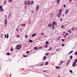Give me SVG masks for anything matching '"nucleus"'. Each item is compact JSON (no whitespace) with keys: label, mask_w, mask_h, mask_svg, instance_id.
Returning <instances> with one entry per match:
<instances>
[{"label":"nucleus","mask_w":77,"mask_h":77,"mask_svg":"<svg viewBox=\"0 0 77 77\" xmlns=\"http://www.w3.org/2000/svg\"><path fill=\"white\" fill-rule=\"evenodd\" d=\"M5 27H6V26L7 25V19H6V18L5 19Z\"/></svg>","instance_id":"nucleus-1"},{"label":"nucleus","mask_w":77,"mask_h":77,"mask_svg":"<svg viewBox=\"0 0 77 77\" xmlns=\"http://www.w3.org/2000/svg\"><path fill=\"white\" fill-rule=\"evenodd\" d=\"M54 26V24L56 26H57V23L55 21H53L52 23V25H53Z\"/></svg>","instance_id":"nucleus-2"},{"label":"nucleus","mask_w":77,"mask_h":77,"mask_svg":"<svg viewBox=\"0 0 77 77\" xmlns=\"http://www.w3.org/2000/svg\"><path fill=\"white\" fill-rule=\"evenodd\" d=\"M39 5H37L36 7V11H38L39 9Z\"/></svg>","instance_id":"nucleus-3"},{"label":"nucleus","mask_w":77,"mask_h":77,"mask_svg":"<svg viewBox=\"0 0 77 77\" xmlns=\"http://www.w3.org/2000/svg\"><path fill=\"white\" fill-rule=\"evenodd\" d=\"M72 66L73 67L75 66H76V63L74 62L72 64Z\"/></svg>","instance_id":"nucleus-4"},{"label":"nucleus","mask_w":77,"mask_h":77,"mask_svg":"<svg viewBox=\"0 0 77 77\" xmlns=\"http://www.w3.org/2000/svg\"><path fill=\"white\" fill-rule=\"evenodd\" d=\"M61 15H62V14L59 13L57 15V17H59Z\"/></svg>","instance_id":"nucleus-5"},{"label":"nucleus","mask_w":77,"mask_h":77,"mask_svg":"<svg viewBox=\"0 0 77 77\" xmlns=\"http://www.w3.org/2000/svg\"><path fill=\"white\" fill-rule=\"evenodd\" d=\"M27 5H30V2L29 1H27Z\"/></svg>","instance_id":"nucleus-6"},{"label":"nucleus","mask_w":77,"mask_h":77,"mask_svg":"<svg viewBox=\"0 0 77 77\" xmlns=\"http://www.w3.org/2000/svg\"><path fill=\"white\" fill-rule=\"evenodd\" d=\"M62 12V9H60L59 10V13L60 14H62L61 12Z\"/></svg>","instance_id":"nucleus-7"},{"label":"nucleus","mask_w":77,"mask_h":77,"mask_svg":"<svg viewBox=\"0 0 77 77\" xmlns=\"http://www.w3.org/2000/svg\"><path fill=\"white\" fill-rule=\"evenodd\" d=\"M46 58H47V57L46 56H44L43 58V60H45V59H46Z\"/></svg>","instance_id":"nucleus-8"},{"label":"nucleus","mask_w":77,"mask_h":77,"mask_svg":"<svg viewBox=\"0 0 77 77\" xmlns=\"http://www.w3.org/2000/svg\"><path fill=\"white\" fill-rule=\"evenodd\" d=\"M48 27H51V26H52V25H51V23H50L48 25Z\"/></svg>","instance_id":"nucleus-9"},{"label":"nucleus","mask_w":77,"mask_h":77,"mask_svg":"<svg viewBox=\"0 0 77 77\" xmlns=\"http://www.w3.org/2000/svg\"><path fill=\"white\" fill-rule=\"evenodd\" d=\"M69 35V34L68 33H66V35H64V38H66V36H67V35Z\"/></svg>","instance_id":"nucleus-10"},{"label":"nucleus","mask_w":77,"mask_h":77,"mask_svg":"<svg viewBox=\"0 0 77 77\" xmlns=\"http://www.w3.org/2000/svg\"><path fill=\"white\" fill-rule=\"evenodd\" d=\"M55 68H56V69H59L60 68V67H59V66H56Z\"/></svg>","instance_id":"nucleus-11"},{"label":"nucleus","mask_w":77,"mask_h":77,"mask_svg":"<svg viewBox=\"0 0 77 77\" xmlns=\"http://www.w3.org/2000/svg\"><path fill=\"white\" fill-rule=\"evenodd\" d=\"M68 10L67 9L66 10L65 12V14H67V13H68Z\"/></svg>","instance_id":"nucleus-12"},{"label":"nucleus","mask_w":77,"mask_h":77,"mask_svg":"<svg viewBox=\"0 0 77 77\" xmlns=\"http://www.w3.org/2000/svg\"><path fill=\"white\" fill-rule=\"evenodd\" d=\"M52 26H53L52 28V29H54V24H53V25H52Z\"/></svg>","instance_id":"nucleus-13"},{"label":"nucleus","mask_w":77,"mask_h":77,"mask_svg":"<svg viewBox=\"0 0 77 77\" xmlns=\"http://www.w3.org/2000/svg\"><path fill=\"white\" fill-rule=\"evenodd\" d=\"M20 48H21V47H20V48L17 47L15 48V49H17V50H19V49H20Z\"/></svg>","instance_id":"nucleus-14"},{"label":"nucleus","mask_w":77,"mask_h":77,"mask_svg":"<svg viewBox=\"0 0 77 77\" xmlns=\"http://www.w3.org/2000/svg\"><path fill=\"white\" fill-rule=\"evenodd\" d=\"M60 2V0H57V4H59Z\"/></svg>","instance_id":"nucleus-15"},{"label":"nucleus","mask_w":77,"mask_h":77,"mask_svg":"<svg viewBox=\"0 0 77 77\" xmlns=\"http://www.w3.org/2000/svg\"><path fill=\"white\" fill-rule=\"evenodd\" d=\"M73 53V51H70L69 53V54H70L71 53Z\"/></svg>","instance_id":"nucleus-16"},{"label":"nucleus","mask_w":77,"mask_h":77,"mask_svg":"<svg viewBox=\"0 0 77 77\" xmlns=\"http://www.w3.org/2000/svg\"><path fill=\"white\" fill-rule=\"evenodd\" d=\"M74 63H76L77 62V59H76L75 60Z\"/></svg>","instance_id":"nucleus-17"},{"label":"nucleus","mask_w":77,"mask_h":77,"mask_svg":"<svg viewBox=\"0 0 77 77\" xmlns=\"http://www.w3.org/2000/svg\"><path fill=\"white\" fill-rule=\"evenodd\" d=\"M75 56H77V51H76L75 52Z\"/></svg>","instance_id":"nucleus-18"},{"label":"nucleus","mask_w":77,"mask_h":77,"mask_svg":"<svg viewBox=\"0 0 77 77\" xmlns=\"http://www.w3.org/2000/svg\"><path fill=\"white\" fill-rule=\"evenodd\" d=\"M33 3H34V2L33 1H32L30 3L31 5H33Z\"/></svg>","instance_id":"nucleus-19"},{"label":"nucleus","mask_w":77,"mask_h":77,"mask_svg":"<svg viewBox=\"0 0 77 77\" xmlns=\"http://www.w3.org/2000/svg\"><path fill=\"white\" fill-rule=\"evenodd\" d=\"M60 65H62V63H63V61H62L61 60H60Z\"/></svg>","instance_id":"nucleus-20"},{"label":"nucleus","mask_w":77,"mask_h":77,"mask_svg":"<svg viewBox=\"0 0 77 77\" xmlns=\"http://www.w3.org/2000/svg\"><path fill=\"white\" fill-rule=\"evenodd\" d=\"M8 2L9 3H12V0H8Z\"/></svg>","instance_id":"nucleus-21"},{"label":"nucleus","mask_w":77,"mask_h":77,"mask_svg":"<svg viewBox=\"0 0 77 77\" xmlns=\"http://www.w3.org/2000/svg\"><path fill=\"white\" fill-rule=\"evenodd\" d=\"M36 35V33H34L32 35V37H33V36H35V35Z\"/></svg>","instance_id":"nucleus-22"},{"label":"nucleus","mask_w":77,"mask_h":77,"mask_svg":"<svg viewBox=\"0 0 77 77\" xmlns=\"http://www.w3.org/2000/svg\"><path fill=\"white\" fill-rule=\"evenodd\" d=\"M0 11H3V8H2L1 9H0Z\"/></svg>","instance_id":"nucleus-23"},{"label":"nucleus","mask_w":77,"mask_h":77,"mask_svg":"<svg viewBox=\"0 0 77 77\" xmlns=\"http://www.w3.org/2000/svg\"><path fill=\"white\" fill-rule=\"evenodd\" d=\"M6 0H5L4 2V4L5 5H6Z\"/></svg>","instance_id":"nucleus-24"},{"label":"nucleus","mask_w":77,"mask_h":77,"mask_svg":"<svg viewBox=\"0 0 77 77\" xmlns=\"http://www.w3.org/2000/svg\"><path fill=\"white\" fill-rule=\"evenodd\" d=\"M45 65H48V62H46Z\"/></svg>","instance_id":"nucleus-25"},{"label":"nucleus","mask_w":77,"mask_h":77,"mask_svg":"<svg viewBox=\"0 0 77 77\" xmlns=\"http://www.w3.org/2000/svg\"><path fill=\"white\" fill-rule=\"evenodd\" d=\"M33 42V41L32 40H29V42Z\"/></svg>","instance_id":"nucleus-26"},{"label":"nucleus","mask_w":77,"mask_h":77,"mask_svg":"<svg viewBox=\"0 0 77 77\" xmlns=\"http://www.w3.org/2000/svg\"><path fill=\"white\" fill-rule=\"evenodd\" d=\"M72 59V56H70V59Z\"/></svg>","instance_id":"nucleus-27"},{"label":"nucleus","mask_w":77,"mask_h":77,"mask_svg":"<svg viewBox=\"0 0 77 77\" xmlns=\"http://www.w3.org/2000/svg\"><path fill=\"white\" fill-rule=\"evenodd\" d=\"M20 46H21V45H17V47H20Z\"/></svg>","instance_id":"nucleus-28"},{"label":"nucleus","mask_w":77,"mask_h":77,"mask_svg":"<svg viewBox=\"0 0 77 77\" xmlns=\"http://www.w3.org/2000/svg\"><path fill=\"white\" fill-rule=\"evenodd\" d=\"M24 4V5H26V4H27V2L26 1H25Z\"/></svg>","instance_id":"nucleus-29"},{"label":"nucleus","mask_w":77,"mask_h":77,"mask_svg":"<svg viewBox=\"0 0 77 77\" xmlns=\"http://www.w3.org/2000/svg\"><path fill=\"white\" fill-rule=\"evenodd\" d=\"M48 54H49L48 53H46L45 54V55H46V56H48Z\"/></svg>","instance_id":"nucleus-30"},{"label":"nucleus","mask_w":77,"mask_h":77,"mask_svg":"<svg viewBox=\"0 0 77 77\" xmlns=\"http://www.w3.org/2000/svg\"><path fill=\"white\" fill-rule=\"evenodd\" d=\"M34 48L35 50H37V49H38V48L37 47H34Z\"/></svg>","instance_id":"nucleus-31"},{"label":"nucleus","mask_w":77,"mask_h":77,"mask_svg":"<svg viewBox=\"0 0 77 77\" xmlns=\"http://www.w3.org/2000/svg\"><path fill=\"white\" fill-rule=\"evenodd\" d=\"M69 63V60H68V63H67V64H66V65H68V64Z\"/></svg>","instance_id":"nucleus-32"},{"label":"nucleus","mask_w":77,"mask_h":77,"mask_svg":"<svg viewBox=\"0 0 77 77\" xmlns=\"http://www.w3.org/2000/svg\"><path fill=\"white\" fill-rule=\"evenodd\" d=\"M47 46V45H45V48H47V46Z\"/></svg>","instance_id":"nucleus-33"},{"label":"nucleus","mask_w":77,"mask_h":77,"mask_svg":"<svg viewBox=\"0 0 77 77\" xmlns=\"http://www.w3.org/2000/svg\"><path fill=\"white\" fill-rule=\"evenodd\" d=\"M7 55H10V54H10V53H9L8 52V53H7Z\"/></svg>","instance_id":"nucleus-34"},{"label":"nucleus","mask_w":77,"mask_h":77,"mask_svg":"<svg viewBox=\"0 0 77 77\" xmlns=\"http://www.w3.org/2000/svg\"><path fill=\"white\" fill-rule=\"evenodd\" d=\"M25 38H27V37H28V36H27V35H25Z\"/></svg>","instance_id":"nucleus-35"},{"label":"nucleus","mask_w":77,"mask_h":77,"mask_svg":"<svg viewBox=\"0 0 77 77\" xmlns=\"http://www.w3.org/2000/svg\"><path fill=\"white\" fill-rule=\"evenodd\" d=\"M69 71L71 73H72V71L71 70H70Z\"/></svg>","instance_id":"nucleus-36"},{"label":"nucleus","mask_w":77,"mask_h":77,"mask_svg":"<svg viewBox=\"0 0 77 77\" xmlns=\"http://www.w3.org/2000/svg\"><path fill=\"white\" fill-rule=\"evenodd\" d=\"M46 44H48V42L47 41L46 42Z\"/></svg>","instance_id":"nucleus-37"},{"label":"nucleus","mask_w":77,"mask_h":77,"mask_svg":"<svg viewBox=\"0 0 77 77\" xmlns=\"http://www.w3.org/2000/svg\"><path fill=\"white\" fill-rule=\"evenodd\" d=\"M52 49V48H51L50 47V48L49 49V50H51Z\"/></svg>","instance_id":"nucleus-38"},{"label":"nucleus","mask_w":77,"mask_h":77,"mask_svg":"<svg viewBox=\"0 0 77 77\" xmlns=\"http://www.w3.org/2000/svg\"><path fill=\"white\" fill-rule=\"evenodd\" d=\"M61 45L62 47H63L65 45V44H62Z\"/></svg>","instance_id":"nucleus-39"},{"label":"nucleus","mask_w":77,"mask_h":77,"mask_svg":"<svg viewBox=\"0 0 77 77\" xmlns=\"http://www.w3.org/2000/svg\"><path fill=\"white\" fill-rule=\"evenodd\" d=\"M7 38H9V35L8 34H7Z\"/></svg>","instance_id":"nucleus-40"},{"label":"nucleus","mask_w":77,"mask_h":77,"mask_svg":"<svg viewBox=\"0 0 77 77\" xmlns=\"http://www.w3.org/2000/svg\"><path fill=\"white\" fill-rule=\"evenodd\" d=\"M68 32L70 33H71V32L70 31V30H69Z\"/></svg>","instance_id":"nucleus-41"},{"label":"nucleus","mask_w":77,"mask_h":77,"mask_svg":"<svg viewBox=\"0 0 77 77\" xmlns=\"http://www.w3.org/2000/svg\"><path fill=\"white\" fill-rule=\"evenodd\" d=\"M51 17H53V13H51Z\"/></svg>","instance_id":"nucleus-42"},{"label":"nucleus","mask_w":77,"mask_h":77,"mask_svg":"<svg viewBox=\"0 0 77 77\" xmlns=\"http://www.w3.org/2000/svg\"><path fill=\"white\" fill-rule=\"evenodd\" d=\"M16 30L17 32H18V29L17 28L16 29Z\"/></svg>","instance_id":"nucleus-43"},{"label":"nucleus","mask_w":77,"mask_h":77,"mask_svg":"<svg viewBox=\"0 0 77 77\" xmlns=\"http://www.w3.org/2000/svg\"><path fill=\"white\" fill-rule=\"evenodd\" d=\"M63 27H64V26L62 25L61 26V28H63Z\"/></svg>","instance_id":"nucleus-44"},{"label":"nucleus","mask_w":77,"mask_h":77,"mask_svg":"<svg viewBox=\"0 0 77 77\" xmlns=\"http://www.w3.org/2000/svg\"><path fill=\"white\" fill-rule=\"evenodd\" d=\"M27 57V55H25L23 56V57Z\"/></svg>","instance_id":"nucleus-45"},{"label":"nucleus","mask_w":77,"mask_h":77,"mask_svg":"<svg viewBox=\"0 0 77 77\" xmlns=\"http://www.w3.org/2000/svg\"><path fill=\"white\" fill-rule=\"evenodd\" d=\"M30 22H31V20H29V24H30Z\"/></svg>","instance_id":"nucleus-46"},{"label":"nucleus","mask_w":77,"mask_h":77,"mask_svg":"<svg viewBox=\"0 0 77 77\" xmlns=\"http://www.w3.org/2000/svg\"><path fill=\"white\" fill-rule=\"evenodd\" d=\"M2 5H1L0 6V9H2Z\"/></svg>","instance_id":"nucleus-47"},{"label":"nucleus","mask_w":77,"mask_h":77,"mask_svg":"<svg viewBox=\"0 0 77 77\" xmlns=\"http://www.w3.org/2000/svg\"><path fill=\"white\" fill-rule=\"evenodd\" d=\"M60 21H62V18H61L60 19Z\"/></svg>","instance_id":"nucleus-48"},{"label":"nucleus","mask_w":77,"mask_h":77,"mask_svg":"<svg viewBox=\"0 0 77 77\" xmlns=\"http://www.w3.org/2000/svg\"><path fill=\"white\" fill-rule=\"evenodd\" d=\"M11 12H10V14H9V16H8V17H10V16H11Z\"/></svg>","instance_id":"nucleus-49"},{"label":"nucleus","mask_w":77,"mask_h":77,"mask_svg":"<svg viewBox=\"0 0 77 77\" xmlns=\"http://www.w3.org/2000/svg\"><path fill=\"white\" fill-rule=\"evenodd\" d=\"M61 40H62V41H65V39H61Z\"/></svg>","instance_id":"nucleus-50"},{"label":"nucleus","mask_w":77,"mask_h":77,"mask_svg":"<svg viewBox=\"0 0 77 77\" xmlns=\"http://www.w3.org/2000/svg\"><path fill=\"white\" fill-rule=\"evenodd\" d=\"M19 37H20V36L19 35H17V37L19 38Z\"/></svg>","instance_id":"nucleus-51"},{"label":"nucleus","mask_w":77,"mask_h":77,"mask_svg":"<svg viewBox=\"0 0 77 77\" xmlns=\"http://www.w3.org/2000/svg\"><path fill=\"white\" fill-rule=\"evenodd\" d=\"M11 51H13V50L12 49V48H11Z\"/></svg>","instance_id":"nucleus-52"},{"label":"nucleus","mask_w":77,"mask_h":77,"mask_svg":"<svg viewBox=\"0 0 77 77\" xmlns=\"http://www.w3.org/2000/svg\"><path fill=\"white\" fill-rule=\"evenodd\" d=\"M60 39V37H59V38H57V40H59Z\"/></svg>","instance_id":"nucleus-53"},{"label":"nucleus","mask_w":77,"mask_h":77,"mask_svg":"<svg viewBox=\"0 0 77 77\" xmlns=\"http://www.w3.org/2000/svg\"><path fill=\"white\" fill-rule=\"evenodd\" d=\"M43 65H44V64H41L40 65V66H43Z\"/></svg>","instance_id":"nucleus-54"},{"label":"nucleus","mask_w":77,"mask_h":77,"mask_svg":"<svg viewBox=\"0 0 77 77\" xmlns=\"http://www.w3.org/2000/svg\"><path fill=\"white\" fill-rule=\"evenodd\" d=\"M25 8L26 9H27V7H26V6H25Z\"/></svg>","instance_id":"nucleus-55"},{"label":"nucleus","mask_w":77,"mask_h":77,"mask_svg":"<svg viewBox=\"0 0 77 77\" xmlns=\"http://www.w3.org/2000/svg\"><path fill=\"white\" fill-rule=\"evenodd\" d=\"M26 53H29V51H27Z\"/></svg>","instance_id":"nucleus-56"},{"label":"nucleus","mask_w":77,"mask_h":77,"mask_svg":"<svg viewBox=\"0 0 77 77\" xmlns=\"http://www.w3.org/2000/svg\"><path fill=\"white\" fill-rule=\"evenodd\" d=\"M6 35H5V38H6Z\"/></svg>","instance_id":"nucleus-57"},{"label":"nucleus","mask_w":77,"mask_h":77,"mask_svg":"<svg viewBox=\"0 0 77 77\" xmlns=\"http://www.w3.org/2000/svg\"><path fill=\"white\" fill-rule=\"evenodd\" d=\"M72 2V0H69V2Z\"/></svg>","instance_id":"nucleus-58"},{"label":"nucleus","mask_w":77,"mask_h":77,"mask_svg":"<svg viewBox=\"0 0 77 77\" xmlns=\"http://www.w3.org/2000/svg\"><path fill=\"white\" fill-rule=\"evenodd\" d=\"M41 35H44V33H43V32H42Z\"/></svg>","instance_id":"nucleus-59"},{"label":"nucleus","mask_w":77,"mask_h":77,"mask_svg":"<svg viewBox=\"0 0 77 77\" xmlns=\"http://www.w3.org/2000/svg\"><path fill=\"white\" fill-rule=\"evenodd\" d=\"M47 70H45V71H43V72H47Z\"/></svg>","instance_id":"nucleus-60"},{"label":"nucleus","mask_w":77,"mask_h":77,"mask_svg":"<svg viewBox=\"0 0 77 77\" xmlns=\"http://www.w3.org/2000/svg\"><path fill=\"white\" fill-rule=\"evenodd\" d=\"M63 7H64V8H65V7H66L65 5H63Z\"/></svg>","instance_id":"nucleus-61"},{"label":"nucleus","mask_w":77,"mask_h":77,"mask_svg":"<svg viewBox=\"0 0 77 77\" xmlns=\"http://www.w3.org/2000/svg\"><path fill=\"white\" fill-rule=\"evenodd\" d=\"M59 50V49H57L56 50L57 51H58Z\"/></svg>","instance_id":"nucleus-62"},{"label":"nucleus","mask_w":77,"mask_h":77,"mask_svg":"<svg viewBox=\"0 0 77 77\" xmlns=\"http://www.w3.org/2000/svg\"><path fill=\"white\" fill-rule=\"evenodd\" d=\"M23 26H26V24H24L23 25Z\"/></svg>","instance_id":"nucleus-63"},{"label":"nucleus","mask_w":77,"mask_h":77,"mask_svg":"<svg viewBox=\"0 0 77 77\" xmlns=\"http://www.w3.org/2000/svg\"><path fill=\"white\" fill-rule=\"evenodd\" d=\"M39 48H42V47H39Z\"/></svg>","instance_id":"nucleus-64"}]
</instances>
